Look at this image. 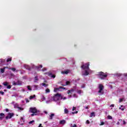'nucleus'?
I'll use <instances>...</instances> for the list:
<instances>
[{
  "label": "nucleus",
  "instance_id": "obj_47",
  "mask_svg": "<svg viewBox=\"0 0 127 127\" xmlns=\"http://www.w3.org/2000/svg\"><path fill=\"white\" fill-rule=\"evenodd\" d=\"M84 108L86 109V110H88L89 109V107L88 106H85Z\"/></svg>",
  "mask_w": 127,
  "mask_h": 127
},
{
  "label": "nucleus",
  "instance_id": "obj_43",
  "mask_svg": "<svg viewBox=\"0 0 127 127\" xmlns=\"http://www.w3.org/2000/svg\"><path fill=\"white\" fill-rule=\"evenodd\" d=\"M86 124H87V125L90 124V121L89 120H87L86 121Z\"/></svg>",
  "mask_w": 127,
  "mask_h": 127
},
{
  "label": "nucleus",
  "instance_id": "obj_22",
  "mask_svg": "<svg viewBox=\"0 0 127 127\" xmlns=\"http://www.w3.org/2000/svg\"><path fill=\"white\" fill-rule=\"evenodd\" d=\"M95 117V113L94 112H92L90 114V117L92 118V117Z\"/></svg>",
  "mask_w": 127,
  "mask_h": 127
},
{
  "label": "nucleus",
  "instance_id": "obj_29",
  "mask_svg": "<svg viewBox=\"0 0 127 127\" xmlns=\"http://www.w3.org/2000/svg\"><path fill=\"white\" fill-rule=\"evenodd\" d=\"M60 88H59H59H55L54 89V92H57V91H59V89H60Z\"/></svg>",
  "mask_w": 127,
  "mask_h": 127
},
{
  "label": "nucleus",
  "instance_id": "obj_41",
  "mask_svg": "<svg viewBox=\"0 0 127 127\" xmlns=\"http://www.w3.org/2000/svg\"><path fill=\"white\" fill-rule=\"evenodd\" d=\"M20 121H21L22 122H24V119H23V117L21 118Z\"/></svg>",
  "mask_w": 127,
  "mask_h": 127
},
{
  "label": "nucleus",
  "instance_id": "obj_52",
  "mask_svg": "<svg viewBox=\"0 0 127 127\" xmlns=\"http://www.w3.org/2000/svg\"><path fill=\"white\" fill-rule=\"evenodd\" d=\"M73 97H74V98H77V95H76V94H73Z\"/></svg>",
  "mask_w": 127,
  "mask_h": 127
},
{
  "label": "nucleus",
  "instance_id": "obj_46",
  "mask_svg": "<svg viewBox=\"0 0 127 127\" xmlns=\"http://www.w3.org/2000/svg\"><path fill=\"white\" fill-rule=\"evenodd\" d=\"M8 119H9V116L8 115L6 116V117H5L6 120H7Z\"/></svg>",
  "mask_w": 127,
  "mask_h": 127
},
{
  "label": "nucleus",
  "instance_id": "obj_1",
  "mask_svg": "<svg viewBox=\"0 0 127 127\" xmlns=\"http://www.w3.org/2000/svg\"><path fill=\"white\" fill-rule=\"evenodd\" d=\"M60 98H61V100L63 99V96H62L61 94L59 93H57L53 97V99L54 101H55V102H57V101H59Z\"/></svg>",
  "mask_w": 127,
  "mask_h": 127
},
{
  "label": "nucleus",
  "instance_id": "obj_25",
  "mask_svg": "<svg viewBox=\"0 0 127 127\" xmlns=\"http://www.w3.org/2000/svg\"><path fill=\"white\" fill-rule=\"evenodd\" d=\"M42 86H44V87H47V86H48V84H47L45 83H42Z\"/></svg>",
  "mask_w": 127,
  "mask_h": 127
},
{
  "label": "nucleus",
  "instance_id": "obj_14",
  "mask_svg": "<svg viewBox=\"0 0 127 127\" xmlns=\"http://www.w3.org/2000/svg\"><path fill=\"white\" fill-rule=\"evenodd\" d=\"M83 76H88L89 75V72H88V70H85L84 73L82 74Z\"/></svg>",
  "mask_w": 127,
  "mask_h": 127
},
{
  "label": "nucleus",
  "instance_id": "obj_23",
  "mask_svg": "<svg viewBox=\"0 0 127 127\" xmlns=\"http://www.w3.org/2000/svg\"><path fill=\"white\" fill-rule=\"evenodd\" d=\"M48 93H50V89L48 88L46 89V94H47Z\"/></svg>",
  "mask_w": 127,
  "mask_h": 127
},
{
  "label": "nucleus",
  "instance_id": "obj_54",
  "mask_svg": "<svg viewBox=\"0 0 127 127\" xmlns=\"http://www.w3.org/2000/svg\"><path fill=\"white\" fill-rule=\"evenodd\" d=\"M36 116V114H34V113H33V114H32L31 115V116H32V117H33V116Z\"/></svg>",
  "mask_w": 127,
  "mask_h": 127
},
{
  "label": "nucleus",
  "instance_id": "obj_18",
  "mask_svg": "<svg viewBox=\"0 0 127 127\" xmlns=\"http://www.w3.org/2000/svg\"><path fill=\"white\" fill-rule=\"evenodd\" d=\"M37 81H38V76H36L35 77V79H34V83H36V82H37Z\"/></svg>",
  "mask_w": 127,
  "mask_h": 127
},
{
  "label": "nucleus",
  "instance_id": "obj_56",
  "mask_svg": "<svg viewBox=\"0 0 127 127\" xmlns=\"http://www.w3.org/2000/svg\"><path fill=\"white\" fill-rule=\"evenodd\" d=\"M120 124V122H118L117 125H119Z\"/></svg>",
  "mask_w": 127,
  "mask_h": 127
},
{
  "label": "nucleus",
  "instance_id": "obj_16",
  "mask_svg": "<svg viewBox=\"0 0 127 127\" xmlns=\"http://www.w3.org/2000/svg\"><path fill=\"white\" fill-rule=\"evenodd\" d=\"M66 123V121L65 120H61L60 122V124L61 125H65V123Z\"/></svg>",
  "mask_w": 127,
  "mask_h": 127
},
{
  "label": "nucleus",
  "instance_id": "obj_19",
  "mask_svg": "<svg viewBox=\"0 0 127 127\" xmlns=\"http://www.w3.org/2000/svg\"><path fill=\"white\" fill-rule=\"evenodd\" d=\"M54 116H55V114H51V115L50 116V120H53V117H54Z\"/></svg>",
  "mask_w": 127,
  "mask_h": 127
},
{
  "label": "nucleus",
  "instance_id": "obj_21",
  "mask_svg": "<svg viewBox=\"0 0 127 127\" xmlns=\"http://www.w3.org/2000/svg\"><path fill=\"white\" fill-rule=\"evenodd\" d=\"M64 114H68V113H69V111L68 110V109H67V108L64 109Z\"/></svg>",
  "mask_w": 127,
  "mask_h": 127
},
{
  "label": "nucleus",
  "instance_id": "obj_13",
  "mask_svg": "<svg viewBox=\"0 0 127 127\" xmlns=\"http://www.w3.org/2000/svg\"><path fill=\"white\" fill-rule=\"evenodd\" d=\"M8 116H9V119H11V118L14 116V114L9 113Z\"/></svg>",
  "mask_w": 127,
  "mask_h": 127
},
{
  "label": "nucleus",
  "instance_id": "obj_33",
  "mask_svg": "<svg viewBox=\"0 0 127 127\" xmlns=\"http://www.w3.org/2000/svg\"><path fill=\"white\" fill-rule=\"evenodd\" d=\"M27 89H28V90H29V91H31V87H30V86H27Z\"/></svg>",
  "mask_w": 127,
  "mask_h": 127
},
{
  "label": "nucleus",
  "instance_id": "obj_8",
  "mask_svg": "<svg viewBox=\"0 0 127 127\" xmlns=\"http://www.w3.org/2000/svg\"><path fill=\"white\" fill-rule=\"evenodd\" d=\"M75 90L74 89H71V90H68L67 92V94L68 95L69 98L72 97V94H73V92H74Z\"/></svg>",
  "mask_w": 127,
  "mask_h": 127
},
{
  "label": "nucleus",
  "instance_id": "obj_45",
  "mask_svg": "<svg viewBox=\"0 0 127 127\" xmlns=\"http://www.w3.org/2000/svg\"><path fill=\"white\" fill-rule=\"evenodd\" d=\"M123 75H124V76L125 77H126V78H127V73H124Z\"/></svg>",
  "mask_w": 127,
  "mask_h": 127
},
{
  "label": "nucleus",
  "instance_id": "obj_5",
  "mask_svg": "<svg viewBox=\"0 0 127 127\" xmlns=\"http://www.w3.org/2000/svg\"><path fill=\"white\" fill-rule=\"evenodd\" d=\"M2 84L4 87H6V89H11V85H9V83L7 81L3 82Z\"/></svg>",
  "mask_w": 127,
  "mask_h": 127
},
{
  "label": "nucleus",
  "instance_id": "obj_27",
  "mask_svg": "<svg viewBox=\"0 0 127 127\" xmlns=\"http://www.w3.org/2000/svg\"><path fill=\"white\" fill-rule=\"evenodd\" d=\"M11 60H12L11 58H8V59H7L6 62L8 63V62L11 61Z\"/></svg>",
  "mask_w": 127,
  "mask_h": 127
},
{
  "label": "nucleus",
  "instance_id": "obj_59",
  "mask_svg": "<svg viewBox=\"0 0 127 127\" xmlns=\"http://www.w3.org/2000/svg\"><path fill=\"white\" fill-rule=\"evenodd\" d=\"M4 92H6V89H4Z\"/></svg>",
  "mask_w": 127,
  "mask_h": 127
},
{
  "label": "nucleus",
  "instance_id": "obj_34",
  "mask_svg": "<svg viewBox=\"0 0 127 127\" xmlns=\"http://www.w3.org/2000/svg\"><path fill=\"white\" fill-rule=\"evenodd\" d=\"M34 87L35 90H37V89L38 88V85H34Z\"/></svg>",
  "mask_w": 127,
  "mask_h": 127
},
{
  "label": "nucleus",
  "instance_id": "obj_3",
  "mask_svg": "<svg viewBox=\"0 0 127 127\" xmlns=\"http://www.w3.org/2000/svg\"><path fill=\"white\" fill-rule=\"evenodd\" d=\"M89 66H90V63H87L84 64H82L81 66V68H82V69H83V70H90Z\"/></svg>",
  "mask_w": 127,
  "mask_h": 127
},
{
  "label": "nucleus",
  "instance_id": "obj_17",
  "mask_svg": "<svg viewBox=\"0 0 127 127\" xmlns=\"http://www.w3.org/2000/svg\"><path fill=\"white\" fill-rule=\"evenodd\" d=\"M43 66L42 65H40L39 66H36V69L38 70V71H39L40 68H42Z\"/></svg>",
  "mask_w": 127,
  "mask_h": 127
},
{
  "label": "nucleus",
  "instance_id": "obj_53",
  "mask_svg": "<svg viewBox=\"0 0 127 127\" xmlns=\"http://www.w3.org/2000/svg\"><path fill=\"white\" fill-rule=\"evenodd\" d=\"M5 112H6L7 113L9 112L8 109H6L5 110Z\"/></svg>",
  "mask_w": 127,
  "mask_h": 127
},
{
  "label": "nucleus",
  "instance_id": "obj_4",
  "mask_svg": "<svg viewBox=\"0 0 127 127\" xmlns=\"http://www.w3.org/2000/svg\"><path fill=\"white\" fill-rule=\"evenodd\" d=\"M12 85H13L14 86H21V85H22V81L20 80H18L16 82L13 81L12 83Z\"/></svg>",
  "mask_w": 127,
  "mask_h": 127
},
{
  "label": "nucleus",
  "instance_id": "obj_57",
  "mask_svg": "<svg viewBox=\"0 0 127 127\" xmlns=\"http://www.w3.org/2000/svg\"><path fill=\"white\" fill-rule=\"evenodd\" d=\"M63 100H66V97H63Z\"/></svg>",
  "mask_w": 127,
  "mask_h": 127
},
{
  "label": "nucleus",
  "instance_id": "obj_7",
  "mask_svg": "<svg viewBox=\"0 0 127 127\" xmlns=\"http://www.w3.org/2000/svg\"><path fill=\"white\" fill-rule=\"evenodd\" d=\"M99 90L98 91V93H101L103 95V94H104V92H102V91L104 90V86L102 84H99Z\"/></svg>",
  "mask_w": 127,
  "mask_h": 127
},
{
  "label": "nucleus",
  "instance_id": "obj_15",
  "mask_svg": "<svg viewBox=\"0 0 127 127\" xmlns=\"http://www.w3.org/2000/svg\"><path fill=\"white\" fill-rule=\"evenodd\" d=\"M6 68V67H4L2 68H0V72L2 73H3V72H4L5 68Z\"/></svg>",
  "mask_w": 127,
  "mask_h": 127
},
{
  "label": "nucleus",
  "instance_id": "obj_9",
  "mask_svg": "<svg viewBox=\"0 0 127 127\" xmlns=\"http://www.w3.org/2000/svg\"><path fill=\"white\" fill-rule=\"evenodd\" d=\"M30 112H31V113H32V114H36V113H37V109H36L35 107H31L30 108Z\"/></svg>",
  "mask_w": 127,
  "mask_h": 127
},
{
  "label": "nucleus",
  "instance_id": "obj_31",
  "mask_svg": "<svg viewBox=\"0 0 127 127\" xmlns=\"http://www.w3.org/2000/svg\"><path fill=\"white\" fill-rule=\"evenodd\" d=\"M70 83H71V82H70V81H67L66 82V85H70Z\"/></svg>",
  "mask_w": 127,
  "mask_h": 127
},
{
  "label": "nucleus",
  "instance_id": "obj_30",
  "mask_svg": "<svg viewBox=\"0 0 127 127\" xmlns=\"http://www.w3.org/2000/svg\"><path fill=\"white\" fill-rule=\"evenodd\" d=\"M105 125V122H101V123L99 124V126H104Z\"/></svg>",
  "mask_w": 127,
  "mask_h": 127
},
{
  "label": "nucleus",
  "instance_id": "obj_24",
  "mask_svg": "<svg viewBox=\"0 0 127 127\" xmlns=\"http://www.w3.org/2000/svg\"><path fill=\"white\" fill-rule=\"evenodd\" d=\"M35 98V95H34L33 96H30V100H32V99H34Z\"/></svg>",
  "mask_w": 127,
  "mask_h": 127
},
{
  "label": "nucleus",
  "instance_id": "obj_51",
  "mask_svg": "<svg viewBox=\"0 0 127 127\" xmlns=\"http://www.w3.org/2000/svg\"><path fill=\"white\" fill-rule=\"evenodd\" d=\"M126 124H127V123H126V121L124 120L123 121V125H126Z\"/></svg>",
  "mask_w": 127,
  "mask_h": 127
},
{
  "label": "nucleus",
  "instance_id": "obj_62",
  "mask_svg": "<svg viewBox=\"0 0 127 127\" xmlns=\"http://www.w3.org/2000/svg\"><path fill=\"white\" fill-rule=\"evenodd\" d=\"M13 74H11V76H13Z\"/></svg>",
  "mask_w": 127,
  "mask_h": 127
},
{
  "label": "nucleus",
  "instance_id": "obj_48",
  "mask_svg": "<svg viewBox=\"0 0 127 127\" xmlns=\"http://www.w3.org/2000/svg\"><path fill=\"white\" fill-rule=\"evenodd\" d=\"M75 110H76V107H73L72 108V111H75Z\"/></svg>",
  "mask_w": 127,
  "mask_h": 127
},
{
  "label": "nucleus",
  "instance_id": "obj_10",
  "mask_svg": "<svg viewBox=\"0 0 127 127\" xmlns=\"http://www.w3.org/2000/svg\"><path fill=\"white\" fill-rule=\"evenodd\" d=\"M45 74H48L49 77H51L52 78H53L56 77V75H55V74H52V73L51 72H47V73H45Z\"/></svg>",
  "mask_w": 127,
  "mask_h": 127
},
{
  "label": "nucleus",
  "instance_id": "obj_20",
  "mask_svg": "<svg viewBox=\"0 0 127 127\" xmlns=\"http://www.w3.org/2000/svg\"><path fill=\"white\" fill-rule=\"evenodd\" d=\"M62 74H68V73H69V71L68 70H66V71H64L62 72Z\"/></svg>",
  "mask_w": 127,
  "mask_h": 127
},
{
  "label": "nucleus",
  "instance_id": "obj_60",
  "mask_svg": "<svg viewBox=\"0 0 127 127\" xmlns=\"http://www.w3.org/2000/svg\"><path fill=\"white\" fill-rule=\"evenodd\" d=\"M121 108H123V107H124V106L122 105V106H121Z\"/></svg>",
  "mask_w": 127,
  "mask_h": 127
},
{
  "label": "nucleus",
  "instance_id": "obj_36",
  "mask_svg": "<svg viewBox=\"0 0 127 127\" xmlns=\"http://www.w3.org/2000/svg\"><path fill=\"white\" fill-rule=\"evenodd\" d=\"M123 101H124V99L121 98V99L119 100V103H122V102H123Z\"/></svg>",
  "mask_w": 127,
  "mask_h": 127
},
{
  "label": "nucleus",
  "instance_id": "obj_37",
  "mask_svg": "<svg viewBox=\"0 0 127 127\" xmlns=\"http://www.w3.org/2000/svg\"><path fill=\"white\" fill-rule=\"evenodd\" d=\"M125 107H123V108H119V109L120 110H121V111H125Z\"/></svg>",
  "mask_w": 127,
  "mask_h": 127
},
{
  "label": "nucleus",
  "instance_id": "obj_63",
  "mask_svg": "<svg viewBox=\"0 0 127 127\" xmlns=\"http://www.w3.org/2000/svg\"><path fill=\"white\" fill-rule=\"evenodd\" d=\"M63 86H66V85H63Z\"/></svg>",
  "mask_w": 127,
  "mask_h": 127
},
{
  "label": "nucleus",
  "instance_id": "obj_39",
  "mask_svg": "<svg viewBox=\"0 0 127 127\" xmlns=\"http://www.w3.org/2000/svg\"><path fill=\"white\" fill-rule=\"evenodd\" d=\"M11 70H12V71H13V72H14V71H15L16 69H15V68H11Z\"/></svg>",
  "mask_w": 127,
  "mask_h": 127
},
{
  "label": "nucleus",
  "instance_id": "obj_40",
  "mask_svg": "<svg viewBox=\"0 0 127 127\" xmlns=\"http://www.w3.org/2000/svg\"><path fill=\"white\" fill-rule=\"evenodd\" d=\"M46 70H47V69H46V68H44L42 69V71H43V72H44V71H46Z\"/></svg>",
  "mask_w": 127,
  "mask_h": 127
},
{
  "label": "nucleus",
  "instance_id": "obj_61",
  "mask_svg": "<svg viewBox=\"0 0 127 127\" xmlns=\"http://www.w3.org/2000/svg\"><path fill=\"white\" fill-rule=\"evenodd\" d=\"M28 102H29L28 100H27V101H26L27 103H28Z\"/></svg>",
  "mask_w": 127,
  "mask_h": 127
},
{
  "label": "nucleus",
  "instance_id": "obj_38",
  "mask_svg": "<svg viewBox=\"0 0 127 127\" xmlns=\"http://www.w3.org/2000/svg\"><path fill=\"white\" fill-rule=\"evenodd\" d=\"M71 114H72V115H74V114H78V111H75L74 112H72Z\"/></svg>",
  "mask_w": 127,
  "mask_h": 127
},
{
  "label": "nucleus",
  "instance_id": "obj_6",
  "mask_svg": "<svg viewBox=\"0 0 127 127\" xmlns=\"http://www.w3.org/2000/svg\"><path fill=\"white\" fill-rule=\"evenodd\" d=\"M2 84L4 87H6V89H11V85H9V83L7 81L3 82Z\"/></svg>",
  "mask_w": 127,
  "mask_h": 127
},
{
  "label": "nucleus",
  "instance_id": "obj_55",
  "mask_svg": "<svg viewBox=\"0 0 127 127\" xmlns=\"http://www.w3.org/2000/svg\"><path fill=\"white\" fill-rule=\"evenodd\" d=\"M43 100H46V98H45V97H44V96H43Z\"/></svg>",
  "mask_w": 127,
  "mask_h": 127
},
{
  "label": "nucleus",
  "instance_id": "obj_11",
  "mask_svg": "<svg viewBox=\"0 0 127 127\" xmlns=\"http://www.w3.org/2000/svg\"><path fill=\"white\" fill-rule=\"evenodd\" d=\"M24 67L25 68V69H27V70H29V71H30V70H31V68L30 67V66H29V65L27 64H24Z\"/></svg>",
  "mask_w": 127,
  "mask_h": 127
},
{
  "label": "nucleus",
  "instance_id": "obj_44",
  "mask_svg": "<svg viewBox=\"0 0 127 127\" xmlns=\"http://www.w3.org/2000/svg\"><path fill=\"white\" fill-rule=\"evenodd\" d=\"M32 123H34V120L30 121V122H29V124H32Z\"/></svg>",
  "mask_w": 127,
  "mask_h": 127
},
{
  "label": "nucleus",
  "instance_id": "obj_2",
  "mask_svg": "<svg viewBox=\"0 0 127 127\" xmlns=\"http://www.w3.org/2000/svg\"><path fill=\"white\" fill-rule=\"evenodd\" d=\"M97 75L98 76H99V78L102 79H104V78H107V77H108V75H107L106 73H105V72L102 71L99 72Z\"/></svg>",
  "mask_w": 127,
  "mask_h": 127
},
{
  "label": "nucleus",
  "instance_id": "obj_50",
  "mask_svg": "<svg viewBox=\"0 0 127 127\" xmlns=\"http://www.w3.org/2000/svg\"><path fill=\"white\" fill-rule=\"evenodd\" d=\"M110 107L113 108L114 107H115V104H112V105H110Z\"/></svg>",
  "mask_w": 127,
  "mask_h": 127
},
{
  "label": "nucleus",
  "instance_id": "obj_26",
  "mask_svg": "<svg viewBox=\"0 0 127 127\" xmlns=\"http://www.w3.org/2000/svg\"><path fill=\"white\" fill-rule=\"evenodd\" d=\"M77 94H79V95H81L82 94V90H79L77 91Z\"/></svg>",
  "mask_w": 127,
  "mask_h": 127
},
{
  "label": "nucleus",
  "instance_id": "obj_49",
  "mask_svg": "<svg viewBox=\"0 0 127 127\" xmlns=\"http://www.w3.org/2000/svg\"><path fill=\"white\" fill-rule=\"evenodd\" d=\"M18 110H20L21 111H22V110H23V109L21 108V107H18Z\"/></svg>",
  "mask_w": 127,
  "mask_h": 127
},
{
  "label": "nucleus",
  "instance_id": "obj_12",
  "mask_svg": "<svg viewBox=\"0 0 127 127\" xmlns=\"http://www.w3.org/2000/svg\"><path fill=\"white\" fill-rule=\"evenodd\" d=\"M5 117V115H4V114L3 113H0V120L2 121L3 119Z\"/></svg>",
  "mask_w": 127,
  "mask_h": 127
},
{
  "label": "nucleus",
  "instance_id": "obj_32",
  "mask_svg": "<svg viewBox=\"0 0 127 127\" xmlns=\"http://www.w3.org/2000/svg\"><path fill=\"white\" fill-rule=\"evenodd\" d=\"M59 89H63V90H66V88L63 87L62 86H60Z\"/></svg>",
  "mask_w": 127,
  "mask_h": 127
},
{
  "label": "nucleus",
  "instance_id": "obj_35",
  "mask_svg": "<svg viewBox=\"0 0 127 127\" xmlns=\"http://www.w3.org/2000/svg\"><path fill=\"white\" fill-rule=\"evenodd\" d=\"M0 94H1V95L3 96V95H4V92H3V91H0Z\"/></svg>",
  "mask_w": 127,
  "mask_h": 127
},
{
  "label": "nucleus",
  "instance_id": "obj_64",
  "mask_svg": "<svg viewBox=\"0 0 127 127\" xmlns=\"http://www.w3.org/2000/svg\"><path fill=\"white\" fill-rule=\"evenodd\" d=\"M119 121H123V120H120Z\"/></svg>",
  "mask_w": 127,
  "mask_h": 127
},
{
  "label": "nucleus",
  "instance_id": "obj_28",
  "mask_svg": "<svg viewBox=\"0 0 127 127\" xmlns=\"http://www.w3.org/2000/svg\"><path fill=\"white\" fill-rule=\"evenodd\" d=\"M107 118H108V120H113V117H112V116H111L110 115L107 116Z\"/></svg>",
  "mask_w": 127,
  "mask_h": 127
},
{
  "label": "nucleus",
  "instance_id": "obj_42",
  "mask_svg": "<svg viewBox=\"0 0 127 127\" xmlns=\"http://www.w3.org/2000/svg\"><path fill=\"white\" fill-rule=\"evenodd\" d=\"M85 84H82V85H81V88H85Z\"/></svg>",
  "mask_w": 127,
  "mask_h": 127
},
{
  "label": "nucleus",
  "instance_id": "obj_58",
  "mask_svg": "<svg viewBox=\"0 0 127 127\" xmlns=\"http://www.w3.org/2000/svg\"><path fill=\"white\" fill-rule=\"evenodd\" d=\"M44 113H45V114H48V113H47V111H45V112H44Z\"/></svg>",
  "mask_w": 127,
  "mask_h": 127
}]
</instances>
